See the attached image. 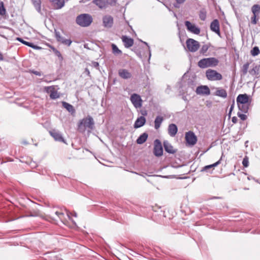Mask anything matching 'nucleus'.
<instances>
[{
	"label": "nucleus",
	"instance_id": "nucleus-1",
	"mask_svg": "<svg viewBox=\"0 0 260 260\" xmlns=\"http://www.w3.org/2000/svg\"><path fill=\"white\" fill-rule=\"evenodd\" d=\"M94 126V121L93 118L88 115L79 120L78 123V130L79 132L83 133L86 130L90 131L93 129Z\"/></svg>",
	"mask_w": 260,
	"mask_h": 260
},
{
	"label": "nucleus",
	"instance_id": "nucleus-55",
	"mask_svg": "<svg viewBox=\"0 0 260 260\" xmlns=\"http://www.w3.org/2000/svg\"><path fill=\"white\" fill-rule=\"evenodd\" d=\"M74 216H75V217H76V216H77V214H76V213H75V214H74Z\"/></svg>",
	"mask_w": 260,
	"mask_h": 260
},
{
	"label": "nucleus",
	"instance_id": "nucleus-13",
	"mask_svg": "<svg viewBox=\"0 0 260 260\" xmlns=\"http://www.w3.org/2000/svg\"><path fill=\"white\" fill-rule=\"evenodd\" d=\"M55 38L58 42L61 43L63 44L66 45L68 46H70L72 42L70 39H66L64 38L61 36L60 34L59 31H55Z\"/></svg>",
	"mask_w": 260,
	"mask_h": 260
},
{
	"label": "nucleus",
	"instance_id": "nucleus-43",
	"mask_svg": "<svg viewBox=\"0 0 260 260\" xmlns=\"http://www.w3.org/2000/svg\"><path fill=\"white\" fill-rule=\"evenodd\" d=\"M249 161L248 158L247 156L245 157L242 161V165L244 167H247L248 166Z\"/></svg>",
	"mask_w": 260,
	"mask_h": 260
},
{
	"label": "nucleus",
	"instance_id": "nucleus-30",
	"mask_svg": "<svg viewBox=\"0 0 260 260\" xmlns=\"http://www.w3.org/2000/svg\"><path fill=\"white\" fill-rule=\"evenodd\" d=\"M250 103L238 105L239 109L243 113H247L249 109Z\"/></svg>",
	"mask_w": 260,
	"mask_h": 260
},
{
	"label": "nucleus",
	"instance_id": "nucleus-11",
	"mask_svg": "<svg viewBox=\"0 0 260 260\" xmlns=\"http://www.w3.org/2000/svg\"><path fill=\"white\" fill-rule=\"evenodd\" d=\"M114 23L113 18L112 16L106 15L103 17V25L108 28H111Z\"/></svg>",
	"mask_w": 260,
	"mask_h": 260
},
{
	"label": "nucleus",
	"instance_id": "nucleus-28",
	"mask_svg": "<svg viewBox=\"0 0 260 260\" xmlns=\"http://www.w3.org/2000/svg\"><path fill=\"white\" fill-rule=\"evenodd\" d=\"M249 64L250 63L247 62L243 65L240 70L241 76H245L248 73Z\"/></svg>",
	"mask_w": 260,
	"mask_h": 260
},
{
	"label": "nucleus",
	"instance_id": "nucleus-7",
	"mask_svg": "<svg viewBox=\"0 0 260 260\" xmlns=\"http://www.w3.org/2000/svg\"><path fill=\"white\" fill-rule=\"evenodd\" d=\"M185 140L189 145L193 146L197 142V138L192 132L189 131L185 134Z\"/></svg>",
	"mask_w": 260,
	"mask_h": 260
},
{
	"label": "nucleus",
	"instance_id": "nucleus-21",
	"mask_svg": "<svg viewBox=\"0 0 260 260\" xmlns=\"http://www.w3.org/2000/svg\"><path fill=\"white\" fill-rule=\"evenodd\" d=\"M178 128L176 124L172 123L169 125L168 133L171 137H174L177 134Z\"/></svg>",
	"mask_w": 260,
	"mask_h": 260
},
{
	"label": "nucleus",
	"instance_id": "nucleus-32",
	"mask_svg": "<svg viewBox=\"0 0 260 260\" xmlns=\"http://www.w3.org/2000/svg\"><path fill=\"white\" fill-rule=\"evenodd\" d=\"M16 40H18L19 42L23 43V44H24L27 46L30 47L32 48L36 49V48H38V47L37 46L34 45L32 43L25 41L21 38H17L16 39Z\"/></svg>",
	"mask_w": 260,
	"mask_h": 260
},
{
	"label": "nucleus",
	"instance_id": "nucleus-52",
	"mask_svg": "<svg viewBox=\"0 0 260 260\" xmlns=\"http://www.w3.org/2000/svg\"><path fill=\"white\" fill-rule=\"evenodd\" d=\"M4 59L3 55L2 53L0 52V60H3Z\"/></svg>",
	"mask_w": 260,
	"mask_h": 260
},
{
	"label": "nucleus",
	"instance_id": "nucleus-35",
	"mask_svg": "<svg viewBox=\"0 0 260 260\" xmlns=\"http://www.w3.org/2000/svg\"><path fill=\"white\" fill-rule=\"evenodd\" d=\"M251 11L253 14L258 15L260 12V6L257 4L254 5L251 8Z\"/></svg>",
	"mask_w": 260,
	"mask_h": 260
},
{
	"label": "nucleus",
	"instance_id": "nucleus-12",
	"mask_svg": "<svg viewBox=\"0 0 260 260\" xmlns=\"http://www.w3.org/2000/svg\"><path fill=\"white\" fill-rule=\"evenodd\" d=\"M196 92L197 94L208 95L210 94L209 87L206 85H201L197 87Z\"/></svg>",
	"mask_w": 260,
	"mask_h": 260
},
{
	"label": "nucleus",
	"instance_id": "nucleus-50",
	"mask_svg": "<svg viewBox=\"0 0 260 260\" xmlns=\"http://www.w3.org/2000/svg\"><path fill=\"white\" fill-rule=\"evenodd\" d=\"M234 107V103L231 105L230 107V113L231 112V111L233 110Z\"/></svg>",
	"mask_w": 260,
	"mask_h": 260
},
{
	"label": "nucleus",
	"instance_id": "nucleus-2",
	"mask_svg": "<svg viewBox=\"0 0 260 260\" xmlns=\"http://www.w3.org/2000/svg\"><path fill=\"white\" fill-rule=\"evenodd\" d=\"M93 21L92 16L89 14H81L76 19V23L83 27L89 26Z\"/></svg>",
	"mask_w": 260,
	"mask_h": 260
},
{
	"label": "nucleus",
	"instance_id": "nucleus-23",
	"mask_svg": "<svg viewBox=\"0 0 260 260\" xmlns=\"http://www.w3.org/2000/svg\"><path fill=\"white\" fill-rule=\"evenodd\" d=\"M215 95L222 98H226L228 95L225 89L219 87L216 88Z\"/></svg>",
	"mask_w": 260,
	"mask_h": 260
},
{
	"label": "nucleus",
	"instance_id": "nucleus-24",
	"mask_svg": "<svg viewBox=\"0 0 260 260\" xmlns=\"http://www.w3.org/2000/svg\"><path fill=\"white\" fill-rule=\"evenodd\" d=\"M93 3L101 9L107 8L106 0H93Z\"/></svg>",
	"mask_w": 260,
	"mask_h": 260
},
{
	"label": "nucleus",
	"instance_id": "nucleus-48",
	"mask_svg": "<svg viewBox=\"0 0 260 260\" xmlns=\"http://www.w3.org/2000/svg\"><path fill=\"white\" fill-rule=\"evenodd\" d=\"M232 121L234 123H236L237 122L238 119L236 117L234 116V117H232Z\"/></svg>",
	"mask_w": 260,
	"mask_h": 260
},
{
	"label": "nucleus",
	"instance_id": "nucleus-53",
	"mask_svg": "<svg viewBox=\"0 0 260 260\" xmlns=\"http://www.w3.org/2000/svg\"><path fill=\"white\" fill-rule=\"evenodd\" d=\"M51 48H52V50H53V52H54V53H55V50H57L56 49H55L54 47H52Z\"/></svg>",
	"mask_w": 260,
	"mask_h": 260
},
{
	"label": "nucleus",
	"instance_id": "nucleus-37",
	"mask_svg": "<svg viewBox=\"0 0 260 260\" xmlns=\"http://www.w3.org/2000/svg\"><path fill=\"white\" fill-rule=\"evenodd\" d=\"M259 53V49L258 47L257 46L253 47V49L250 51V53L251 55H252L253 56H255L257 55Z\"/></svg>",
	"mask_w": 260,
	"mask_h": 260
},
{
	"label": "nucleus",
	"instance_id": "nucleus-45",
	"mask_svg": "<svg viewBox=\"0 0 260 260\" xmlns=\"http://www.w3.org/2000/svg\"><path fill=\"white\" fill-rule=\"evenodd\" d=\"M55 214L60 219H62L63 218V217L64 216V214L63 213L61 212H59V211H56L55 212Z\"/></svg>",
	"mask_w": 260,
	"mask_h": 260
},
{
	"label": "nucleus",
	"instance_id": "nucleus-17",
	"mask_svg": "<svg viewBox=\"0 0 260 260\" xmlns=\"http://www.w3.org/2000/svg\"><path fill=\"white\" fill-rule=\"evenodd\" d=\"M121 40L125 48H129L134 45V40L126 36H123L121 37Z\"/></svg>",
	"mask_w": 260,
	"mask_h": 260
},
{
	"label": "nucleus",
	"instance_id": "nucleus-42",
	"mask_svg": "<svg viewBox=\"0 0 260 260\" xmlns=\"http://www.w3.org/2000/svg\"><path fill=\"white\" fill-rule=\"evenodd\" d=\"M6 13V9L4 8L3 3L2 2L0 3V15H4Z\"/></svg>",
	"mask_w": 260,
	"mask_h": 260
},
{
	"label": "nucleus",
	"instance_id": "nucleus-36",
	"mask_svg": "<svg viewBox=\"0 0 260 260\" xmlns=\"http://www.w3.org/2000/svg\"><path fill=\"white\" fill-rule=\"evenodd\" d=\"M111 46L113 54H114L115 55H119L122 54V51L118 49V48L115 44H112Z\"/></svg>",
	"mask_w": 260,
	"mask_h": 260
},
{
	"label": "nucleus",
	"instance_id": "nucleus-47",
	"mask_svg": "<svg viewBox=\"0 0 260 260\" xmlns=\"http://www.w3.org/2000/svg\"><path fill=\"white\" fill-rule=\"evenodd\" d=\"M30 73H32L37 76H41L42 75V73L41 72L35 71V70H30Z\"/></svg>",
	"mask_w": 260,
	"mask_h": 260
},
{
	"label": "nucleus",
	"instance_id": "nucleus-25",
	"mask_svg": "<svg viewBox=\"0 0 260 260\" xmlns=\"http://www.w3.org/2000/svg\"><path fill=\"white\" fill-rule=\"evenodd\" d=\"M164 147L165 151L169 153L174 154L176 152V151L173 149V146L167 141H165L164 142Z\"/></svg>",
	"mask_w": 260,
	"mask_h": 260
},
{
	"label": "nucleus",
	"instance_id": "nucleus-5",
	"mask_svg": "<svg viewBox=\"0 0 260 260\" xmlns=\"http://www.w3.org/2000/svg\"><path fill=\"white\" fill-rule=\"evenodd\" d=\"M188 50L191 52H196L200 48V43L193 39H188L186 41Z\"/></svg>",
	"mask_w": 260,
	"mask_h": 260
},
{
	"label": "nucleus",
	"instance_id": "nucleus-20",
	"mask_svg": "<svg viewBox=\"0 0 260 260\" xmlns=\"http://www.w3.org/2000/svg\"><path fill=\"white\" fill-rule=\"evenodd\" d=\"M145 122H146L145 118L143 116H140V117H138L136 119V120L134 123V127L136 128L141 127V126H142L144 125Z\"/></svg>",
	"mask_w": 260,
	"mask_h": 260
},
{
	"label": "nucleus",
	"instance_id": "nucleus-6",
	"mask_svg": "<svg viewBox=\"0 0 260 260\" xmlns=\"http://www.w3.org/2000/svg\"><path fill=\"white\" fill-rule=\"evenodd\" d=\"M130 100L135 108L138 109L142 106L143 101L138 94H132L130 97Z\"/></svg>",
	"mask_w": 260,
	"mask_h": 260
},
{
	"label": "nucleus",
	"instance_id": "nucleus-22",
	"mask_svg": "<svg viewBox=\"0 0 260 260\" xmlns=\"http://www.w3.org/2000/svg\"><path fill=\"white\" fill-rule=\"evenodd\" d=\"M52 3L54 7L56 9H59L62 8L64 5V0H50Z\"/></svg>",
	"mask_w": 260,
	"mask_h": 260
},
{
	"label": "nucleus",
	"instance_id": "nucleus-19",
	"mask_svg": "<svg viewBox=\"0 0 260 260\" xmlns=\"http://www.w3.org/2000/svg\"><path fill=\"white\" fill-rule=\"evenodd\" d=\"M118 75L124 79H130L132 76V74L126 69H120L118 71Z\"/></svg>",
	"mask_w": 260,
	"mask_h": 260
},
{
	"label": "nucleus",
	"instance_id": "nucleus-49",
	"mask_svg": "<svg viewBox=\"0 0 260 260\" xmlns=\"http://www.w3.org/2000/svg\"><path fill=\"white\" fill-rule=\"evenodd\" d=\"M92 64L93 66L95 68H98L99 66V64L98 62H93Z\"/></svg>",
	"mask_w": 260,
	"mask_h": 260
},
{
	"label": "nucleus",
	"instance_id": "nucleus-41",
	"mask_svg": "<svg viewBox=\"0 0 260 260\" xmlns=\"http://www.w3.org/2000/svg\"><path fill=\"white\" fill-rule=\"evenodd\" d=\"M258 15L253 14V16L251 18V22L253 24H256L257 22L258 18H257Z\"/></svg>",
	"mask_w": 260,
	"mask_h": 260
},
{
	"label": "nucleus",
	"instance_id": "nucleus-46",
	"mask_svg": "<svg viewBox=\"0 0 260 260\" xmlns=\"http://www.w3.org/2000/svg\"><path fill=\"white\" fill-rule=\"evenodd\" d=\"M54 54L59 58L60 60H62L63 59V57L60 52L58 50H55Z\"/></svg>",
	"mask_w": 260,
	"mask_h": 260
},
{
	"label": "nucleus",
	"instance_id": "nucleus-34",
	"mask_svg": "<svg viewBox=\"0 0 260 260\" xmlns=\"http://www.w3.org/2000/svg\"><path fill=\"white\" fill-rule=\"evenodd\" d=\"M221 160V158H220V159L218 160L217 161H216V162H215V163H214V164H213L212 165L205 166L203 168V171H207L209 169H211V168L217 167L218 165H219L220 164Z\"/></svg>",
	"mask_w": 260,
	"mask_h": 260
},
{
	"label": "nucleus",
	"instance_id": "nucleus-40",
	"mask_svg": "<svg viewBox=\"0 0 260 260\" xmlns=\"http://www.w3.org/2000/svg\"><path fill=\"white\" fill-rule=\"evenodd\" d=\"M200 18L204 21L206 18V13L204 11H201L199 14Z\"/></svg>",
	"mask_w": 260,
	"mask_h": 260
},
{
	"label": "nucleus",
	"instance_id": "nucleus-27",
	"mask_svg": "<svg viewBox=\"0 0 260 260\" xmlns=\"http://www.w3.org/2000/svg\"><path fill=\"white\" fill-rule=\"evenodd\" d=\"M148 138V134L146 133H144L141 135L137 139L136 142L138 144H143Z\"/></svg>",
	"mask_w": 260,
	"mask_h": 260
},
{
	"label": "nucleus",
	"instance_id": "nucleus-10",
	"mask_svg": "<svg viewBox=\"0 0 260 260\" xmlns=\"http://www.w3.org/2000/svg\"><path fill=\"white\" fill-rule=\"evenodd\" d=\"M44 90L48 93H49L50 98L51 99L55 100L59 98V95L57 91L55 90L53 86H46L44 87Z\"/></svg>",
	"mask_w": 260,
	"mask_h": 260
},
{
	"label": "nucleus",
	"instance_id": "nucleus-44",
	"mask_svg": "<svg viewBox=\"0 0 260 260\" xmlns=\"http://www.w3.org/2000/svg\"><path fill=\"white\" fill-rule=\"evenodd\" d=\"M238 117L242 120H245L247 119V116L245 114L240 113L239 112L238 113Z\"/></svg>",
	"mask_w": 260,
	"mask_h": 260
},
{
	"label": "nucleus",
	"instance_id": "nucleus-8",
	"mask_svg": "<svg viewBox=\"0 0 260 260\" xmlns=\"http://www.w3.org/2000/svg\"><path fill=\"white\" fill-rule=\"evenodd\" d=\"M153 153L156 156H160L163 154V149L160 141L156 139L154 142Z\"/></svg>",
	"mask_w": 260,
	"mask_h": 260
},
{
	"label": "nucleus",
	"instance_id": "nucleus-38",
	"mask_svg": "<svg viewBox=\"0 0 260 260\" xmlns=\"http://www.w3.org/2000/svg\"><path fill=\"white\" fill-rule=\"evenodd\" d=\"M107 8L109 6H114L117 3V0H106Z\"/></svg>",
	"mask_w": 260,
	"mask_h": 260
},
{
	"label": "nucleus",
	"instance_id": "nucleus-15",
	"mask_svg": "<svg viewBox=\"0 0 260 260\" xmlns=\"http://www.w3.org/2000/svg\"><path fill=\"white\" fill-rule=\"evenodd\" d=\"M249 96L246 93L240 94L238 95L237 98V103L238 105L250 103V102H249Z\"/></svg>",
	"mask_w": 260,
	"mask_h": 260
},
{
	"label": "nucleus",
	"instance_id": "nucleus-14",
	"mask_svg": "<svg viewBox=\"0 0 260 260\" xmlns=\"http://www.w3.org/2000/svg\"><path fill=\"white\" fill-rule=\"evenodd\" d=\"M211 30L220 37L219 22L217 19H214L210 24Z\"/></svg>",
	"mask_w": 260,
	"mask_h": 260
},
{
	"label": "nucleus",
	"instance_id": "nucleus-3",
	"mask_svg": "<svg viewBox=\"0 0 260 260\" xmlns=\"http://www.w3.org/2000/svg\"><path fill=\"white\" fill-rule=\"evenodd\" d=\"M219 60L215 57L204 58L199 61L198 66L201 69L214 67L218 65Z\"/></svg>",
	"mask_w": 260,
	"mask_h": 260
},
{
	"label": "nucleus",
	"instance_id": "nucleus-16",
	"mask_svg": "<svg viewBox=\"0 0 260 260\" xmlns=\"http://www.w3.org/2000/svg\"><path fill=\"white\" fill-rule=\"evenodd\" d=\"M260 65L253 64L252 68L248 71L252 76L258 77L259 75Z\"/></svg>",
	"mask_w": 260,
	"mask_h": 260
},
{
	"label": "nucleus",
	"instance_id": "nucleus-54",
	"mask_svg": "<svg viewBox=\"0 0 260 260\" xmlns=\"http://www.w3.org/2000/svg\"><path fill=\"white\" fill-rule=\"evenodd\" d=\"M143 43L145 44L146 45H148V44L146 42H144Z\"/></svg>",
	"mask_w": 260,
	"mask_h": 260
},
{
	"label": "nucleus",
	"instance_id": "nucleus-4",
	"mask_svg": "<svg viewBox=\"0 0 260 260\" xmlns=\"http://www.w3.org/2000/svg\"><path fill=\"white\" fill-rule=\"evenodd\" d=\"M206 76L209 81H218L222 78L220 73L212 69H208L206 71Z\"/></svg>",
	"mask_w": 260,
	"mask_h": 260
},
{
	"label": "nucleus",
	"instance_id": "nucleus-18",
	"mask_svg": "<svg viewBox=\"0 0 260 260\" xmlns=\"http://www.w3.org/2000/svg\"><path fill=\"white\" fill-rule=\"evenodd\" d=\"M50 135L55 140L64 142V140L61 134L58 131L52 130L49 132Z\"/></svg>",
	"mask_w": 260,
	"mask_h": 260
},
{
	"label": "nucleus",
	"instance_id": "nucleus-39",
	"mask_svg": "<svg viewBox=\"0 0 260 260\" xmlns=\"http://www.w3.org/2000/svg\"><path fill=\"white\" fill-rule=\"evenodd\" d=\"M186 0H175L176 3L174 4V7L176 8H180L181 4H183Z\"/></svg>",
	"mask_w": 260,
	"mask_h": 260
},
{
	"label": "nucleus",
	"instance_id": "nucleus-26",
	"mask_svg": "<svg viewBox=\"0 0 260 260\" xmlns=\"http://www.w3.org/2000/svg\"><path fill=\"white\" fill-rule=\"evenodd\" d=\"M62 106L64 108H66L67 109V110L69 112L71 113L72 114L75 113V110L74 107L72 105H71L66 102H62Z\"/></svg>",
	"mask_w": 260,
	"mask_h": 260
},
{
	"label": "nucleus",
	"instance_id": "nucleus-33",
	"mask_svg": "<svg viewBox=\"0 0 260 260\" xmlns=\"http://www.w3.org/2000/svg\"><path fill=\"white\" fill-rule=\"evenodd\" d=\"M209 47L210 45L209 44H205L203 45L200 50V54L205 56L208 55V54H207V52L209 49Z\"/></svg>",
	"mask_w": 260,
	"mask_h": 260
},
{
	"label": "nucleus",
	"instance_id": "nucleus-9",
	"mask_svg": "<svg viewBox=\"0 0 260 260\" xmlns=\"http://www.w3.org/2000/svg\"><path fill=\"white\" fill-rule=\"evenodd\" d=\"M184 24L187 30L189 32L196 35H199L200 33V28L196 25L192 24L190 21H185Z\"/></svg>",
	"mask_w": 260,
	"mask_h": 260
},
{
	"label": "nucleus",
	"instance_id": "nucleus-51",
	"mask_svg": "<svg viewBox=\"0 0 260 260\" xmlns=\"http://www.w3.org/2000/svg\"><path fill=\"white\" fill-rule=\"evenodd\" d=\"M85 71L87 75H90V72H89V70L88 69L86 68Z\"/></svg>",
	"mask_w": 260,
	"mask_h": 260
},
{
	"label": "nucleus",
	"instance_id": "nucleus-29",
	"mask_svg": "<svg viewBox=\"0 0 260 260\" xmlns=\"http://www.w3.org/2000/svg\"><path fill=\"white\" fill-rule=\"evenodd\" d=\"M163 120L162 117L158 116L156 117L154 120V127L155 129H157L160 127Z\"/></svg>",
	"mask_w": 260,
	"mask_h": 260
},
{
	"label": "nucleus",
	"instance_id": "nucleus-31",
	"mask_svg": "<svg viewBox=\"0 0 260 260\" xmlns=\"http://www.w3.org/2000/svg\"><path fill=\"white\" fill-rule=\"evenodd\" d=\"M32 4L36 9L38 12L41 11V0H31Z\"/></svg>",
	"mask_w": 260,
	"mask_h": 260
}]
</instances>
